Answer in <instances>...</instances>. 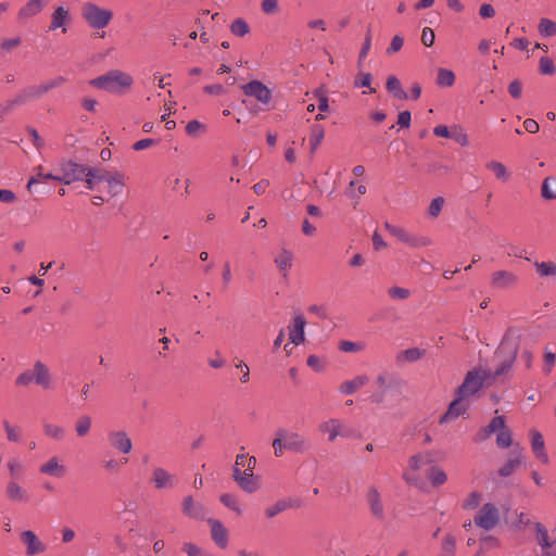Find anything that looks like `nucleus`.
<instances>
[{
    "mask_svg": "<svg viewBox=\"0 0 556 556\" xmlns=\"http://www.w3.org/2000/svg\"><path fill=\"white\" fill-rule=\"evenodd\" d=\"M134 83L132 77L123 71L112 70L104 75L98 76L89 81V85L111 92V93H124L125 90L129 89Z\"/></svg>",
    "mask_w": 556,
    "mask_h": 556,
    "instance_id": "1",
    "label": "nucleus"
},
{
    "mask_svg": "<svg viewBox=\"0 0 556 556\" xmlns=\"http://www.w3.org/2000/svg\"><path fill=\"white\" fill-rule=\"evenodd\" d=\"M81 16L91 28L102 29L110 24L113 12L92 2H87L81 8Z\"/></svg>",
    "mask_w": 556,
    "mask_h": 556,
    "instance_id": "2",
    "label": "nucleus"
},
{
    "mask_svg": "<svg viewBox=\"0 0 556 556\" xmlns=\"http://www.w3.org/2000/svg\"><path fill=\"white\" fill-rule=\"evenodd\" d=\"M488 379H490V370H470L467 372L463 383L457 388L456 394L459 395V397L468 399L475 395Z\"/></svg>",
    "mask_w": 556,
    "mask_h": 556,
    "instance_id": "3",
    "label": "nucleus"
},
{
    "mask_svg": "<svg viewBox=\"0 0 556 556\" xmlns=\"http://www.w3.org/2000/svg\"><path fill=\"white\" fill-rule=\"evenodd\" d=\"M318 431L327 434V441L332 443L339 437L349 439L355 437V431L350 428L344 420L339 418H330L318 425Z\"/></svg>",
    "mask_w": 556,
    "mask_h": 556,
    "instance_id": "4",
    "label": "nucleus"
},
{
    "mask_svg": "<svg viewBox=\"0 0 556 556\" xmlns=\"http://www.w3.org/2000/svg\"><path fill=\"white\" fill-rule=\"evenodd\" d=\"M66 78L63 76H56L51 79L45 80L39 85H29L23 88L28 101H35L42 98L50 90L58 88L65 84Z\"/></svg>",
    "mask_w": 556,
    "mask_h": 556,
    "instance_id": "5",
    "label": "nucleus"
},
{
    "mask_svg": "<svg viewBox=\"0 0 556 556\" xmlns=\"http://www.w3.org/2000/svg\"><path fill=\"white\" fill-rule=\"evenodd\" d=\"M498 521L500 510L492 503L484 504L475 517V523L485 531L494 529Z\"/></svg>",
    "mask_w": 556,
    "mask_h": 556,
    "instance_id": "6",
    "label": "nucleus"
},
{
    "mask_svg": "<svg viewBox=\"0 0 556 556\" xmlns=\"http://www.w3.org/2000/svg\"><path fill=\"white\" fill-rule=\"evenodd\" d=\"M276 435L283 438L287 445V451L292 453L302 454L309 448L308 440L296 431H288L283 428H279L276 431Z\"/></svg>",
    "mask_w": 556,
    "mask_h": 556,
    "instance_id": "7",
    "label": "nucleus"
},
{
    "mask_svg": "<svg viewBox=\"0 0 556 556\" xmlns=\"http://www.w3.org/2000/svg\"><path fill=\"white\" fill-rule=\"evenodd\" d=\"M365 497L371 516L378 521H383L386 519V511L378 488L370 485L366 491Z\"/></svg>",
    "mask_w": 556,
    "mask_h": 556,
    "instance_id": "8",
    "label": "nucleus"
},
{
    "mask_svg": "<svg viewBox=\"0 0 556 556\" xmlns=\"http://www.w3.org/2000/svg\"><path fill=\"white\" fill-rule=\"evenodd\" d=\"M241 89L245 96L255 98L264 105H268L271 101L270 89L260 80H252L245 85H242Z\"/></svg>",
    "mask_w": 556,
    "mask_h": 556,
    "instance_id": "9",
    "label": "nucleus"
},
{
    "mask_svg": "<svg viewBox=\"0 0 556 556\" xmlns=\"http://www.w3.org/2000/svg\"><path fill=\"white\" fill-rule=\"evenodd\" d=\"M86 167L72 161H66L61 164V175L58 181L70 185L75 181L84 179Z\"/></svg>",
    "mask_w": 556,
    "mask_h": 556,
    "instance_id": "10",
    "label": "nucleus"
},
{
    "mask_svg": "<svg viewBox=\"0 0 556 556\" xmlns=\"http://www.w3.org/2000/svg\"><path fill=\"white\" fill-rule=\"evenodd\" d=\"M432 462L430 455L428 453H419L413 455L408 459V468L409 471L404 472L403 479L410 484L418 485V478L416 472L425 465L430 464Z\"/></svg>",
    "mask_w": 556,
    "mask_h": 556,
    "instance_id": "11",
    "label": "nucleus"
},
{
    "mask_svg": "<svg viewBox=\"0 0 556 556\" xmlns=\"http://www.w3.org/2000/svg\"><path fill=\"white\" fill-rule=\"evenodd\" d=\"M110 445L122 454H129L132 443L128 434L123 430H112L108 433Z\"/></svg>",
    "mask_w": 556,
    "mask_h": 556,
    "instance_id": "12",
    "label": "nucleus"
},
{
    "mask_svg": "<svg viewBox=\"0 0 556 556\" xmlns=\"http://www.w3.org/2000/svg\"><path fill=\"white\" fill-rule=\"evenodd\" d=\"M151 482L157 490L173 489L177 483V479L175 475H172L166 469L155 467L152 471Z\"/></svg>",
    "mask_w": 556,
    "mask_h": 556,
    "instance_id": "13",
    "label": "nucleus"
},
{
    "mask_svg": "<svg viewBox=\"0 0 556 556\" xmlns=\"http://www.w3.org/2000/svg\"><path fill=\"white\" fill-rule=\"evenodd\" d=\"M21 541L26 546V555L35 556L46 551V544L31 530H25L21 533Z\"/></svg>",
    "mask_w": 556,
    "mask_h": 556,
    "instance_id": "14",
    "label": "nucleus"
},
{
    "mask_svg": "<svg viewBox=\"0 0 556 556\" xmlns=\"http://www.w3.org/2000/svg\"><path fill=\"white\" fill-rule=\"evenodd\" d=\"M301 505H302V502L300 498H296V497L281 498L265 509V516L268 519H271V518L276 517L277 515H279L280 513H283L287 509L299 508V507H301Z\"/></svg>",
    "mask_w": 556,
    "mask_h": 556,
    "instance_id": "15",
    "label": "nucleus"
},
{
    "mask_svg": "<svg viewBox=\"0 0 556 556\" xmlns=\"http://www.w3.org/2000/svg\"><path fill=\"white\" fill-rule=\"evenodd\" d=\"M518 277L508 270H496L491 276V285L495 289H509L517 285Z\"/></svg>",
    "mask_w": 556,
    "mask_h": 556,
    "instance_id": "16",
    "label": "nucleus"
},
{
    "mask_svg": "<svg viewBox=\"0 0 556 556\" xmlns=\"http://www.w3.org/2000/svg\"><path fill=\"white\" fill-rule=\"evenodd\" d=\"M182 513L185 516L195 520H203L205 518V507L202 503L195 502L190 495L186 496L182 501Z\"/></svg>",
    "mask_w": 556,
    "mask_h": 556,
    "instance_id": "17",
    "label": "nucleus"
},
{
    "mask_svg": "<svg viewBox=\"0 0 556 556\" xmlns=\"http://www.w3.org/2000/svg\"><path fill=\"white\" fill-rule=\"evenodd\" d=\"M207 522L211 527V536L217 546L226 548L228 546V531L224 525L217 520L208 518Z\"/></svg>",
    "mask_w": 556,
    "mask_h": 556,
    "instance_id": "18",
    "label": "nucleus"
},
{
    "mask_svg": "<svg viewBox=\"0 0 556 556\" xmlns=\"http://www.w3.org/2000/svg\"><path fill=\"white\" fill-rule=\"evenodd\" d=\"M464 400V397H459V395H457L456 399L448 405L447 410L441 416L440 424L450 422L465 414L468 409V405L463 403Z\"/></svg>",
    "mask_w": 556,
    "mask_h": 556,
    "instance_id": "19",
    "label": "nucleus"
},
{
    "mask_svg": "<svg viewBox=\"0 0 556 556\" xmlns=\"http://www.w3.org/2000/svg\"><path fill=\"white\" fill-rule=\"evenodd\" d=\"M306 321L305 318L302 315H296L293 318V323L291 326H289V340L291 343L295 345H300L304 342L305 336H304V328H305Z\"/></svg>",
    "mask_w": 556,
    "mask_h": 556,
    "instance_id": "20",
    "label": "nucleus"
},
{
    "mask_svg": "<svg viewBox=\"0 0 556 556\" xmlns=\"http://www.w3.org/2000/svg\"><path fill=\"white\" fill-rule=\"evenodd\" d=\"M34 382L41 388L51 389V376L49 368L40 361H37L33 367Z\"/></svg>",
    "mask_w": 556,
    "mask_h": 556,
    "instance_id": "21",
    "label": "nucleus"
},
{
    "mask_svg": "<svg viewBox=\"0 0 556 556\" xmlns=\"http://www.w3.org/2000/svg\"><path fill=\"white\" fill-rule=\"evenodd\" d=\"M39 471L43 475L61 478L66 473V467L56 456H52L40 466Z\"/></svg>",
    "mask_w": 556,
    "mask_h": 556,
    "instance_id": "22",
    "label": "nucleus"
},
{
    "mask_svg": "<svg viewBox=\"0 0 556 556\" xmlns=\"http://www.w3.org/2000/svg\"><path fill=\"white\" fill-rule=\"evenodd\" d=\"M28 99L23 89H21L12 99H8L0 104V119L10 114L15 108L28 103Z\"/></svg>",
    "mask_w": 556,
    "mask_h": 556,
    "instance_id": "23",
    "label": "nucleus"
},
{
    "mask_svg": "<svg viewBox=\"0 0 556 556\" xmlns=\"http://www.w3.org/2000/svg\"><path fill=\"white\" fill-rule=\"evenodd\" d=\"M48 1L49 0H29L23 8L20 9L18 18L27 20L39 14L47 5Z\"/></svg>",
    "mask_w": 556,
    "mask_h": 556,
    "instance_id": "24",
    "label": "nucleus"
},
{
    "mask_svg": "<svg viewBox=\"0 0 556 556\" xmlns=\"http://www.w3.org/2000/svg\"><path fill=\"white\" fill-rule=\"evenodd\" d=\"M531 447L538 459L544 464L548 463V455L545 452L543 435L536 430L531 431Z\"/></svg>",
    "mask_w": 556,
    "mask_h": 556,
    "instance_id": "25",
    "label": "nucleus"
},
{
    "mask_svg": "<svg viewBox=\"0 0 556 556\" xmlns=\"http://www.w3.org/2000/svg\"><path fill=\"white\" fill-rule=\"evenodd\" d=\"M277 268L279 269L281 276L286 278L289 274L290 268L293 264V253L289 250L282 249L274 260Z\"/></svg>",
    "mask_w": 556,
    "mask_h": 556,
    "instance_id": "26",
    "label": "nucleus"
},
{
    "mask_svg": "<svg viewBox=\"0 0 556 556\" xmlns=\"http://www.w3.org/2000/svg\"><path fill=\"white\" fill-rule=\"evenodd\" d=\"M70 21V12L64 7H58L51 15L50 30H55L63 27L62 33H66L64 25Z\"/></svg>",
    "mask_w": 556,
    "mask_h": 556,
    "instance_id": "27",
    "label": "nucleus"
},
{
    "mask_svg": "<svg viewBox=\"0 0 556 556\" xmlns=\"http://www.w3.org/2000/svg\"><path fill=\"white\" fill-rule=\"evenodd\" d=\"M236 482L247 493H253L258 489L253 470L250 469H244L243 475Z\"/></svg>",
    "mask_w": 556,
    "mask_h": 556,
    "instance_id": "28",
    "label": "nucleus"
},
{
    "mask_svg": "<svg viewBox=\"0 0 556 556\" xmlns=\"http://www.w3.org/2000/svg\"><path fill=\"white\" fill-rule=\"evenodd\" d=\"M368 382L367 376H356L352 380H346L340 386L342 394H353L357 389L364 387Z\"/></svg>",
    "mask_w": 556,
    "mask_h": 556,
    "instance_id": "29",
    "label": "nucleus"
},
{
    "mask_svg": "<svg viewBox=\"0 0 556 556\" xmlns=\"http://www.w3.org/2000/svg\"><path fill=\"white\" fill-rule=\"evenodd\" d=\"M7 495L14 502H26L29 496L26 490L20 486L15 481H10L7 485Z\"/></svg>",
    "mask_w": 556,
    "mask_h": 556,
    "instance_id": "30",
    "label": "nucleus"
},
{
    "mask_svg": "<svg viewBox=\"0 0 556 556\" xmlns=\"http://www.w3.org/2000/svg\"><path fill=\"white\" fill-rule=\"evenodd\" d=\"M105 182L109 185V192L112 197H116L122 193L124 187V175L115 172L105 178Z\"/></svg>",
    "mask_w": 556,
    "mask_h": 556,
    "instance_id": "31",
    "label": "nucleus"
},
{
    "mask_svg": "<svg viewBox=\"0 0 556 556\" xmlns=\"http://www.w3.org/2000/svg\"><path fill=\"white\" fill-rule=\"evenodd\" d=\"M325 138V128L320 124H313L311 126V134H309V148L311 152L315 153L318 146L321 143V141Z\"/></svg>",
    "mask_w": 556,
    "mask_h": 556,
    "instance_id": "32",
    "label": "nucleus"
},
{
    "mask_svg": "<svg viewBox=\"0 0 556 556\" xmlns=\"http://www.w3.org/2000/svg\"><path fill=\"white\" fill-rule=\"evenodd\" d=\"M456 554V538L452 533L443 536L438 556H455Z\"/></svg>",
    "mask_w": 556,
    "mask_h": 556,
    "instance_id": "33",
    "label": "nucleus"
},
{
    "mask_svg": "<svg viewBox=\"0 0 556 556\" xmlns=\"http://www.w3.org/2000/svg\"><path fill=\"white\" fill-rule=\"evenodd\" d=\"M541 195L547 201L556 199V177L549 176L543 180Z\"/></svg>",
    "mask_w": 556,
    "mask_h": 556,
    "instance_id": "34",
    "label": "nucleus"
},
{
    "mask_svg": "<svg viewBox=\"0 0 556 556\" xmlns=\"http://www.w3.org/2000/svg\"><path fill=\"white\" fill-rule=\"evenodd\" d=\"M42 430L46 437L55 440L61 441L65 437V429L62 426L54 425L51 422H43L42 424Z\"/></svg>",
    "mask_w": 556,
    "mask_h": 556,
    "instance_id": "35",
    "label": "nucleus"
},
{
    "mask_svg": "<svg viewBox=\"0 0 556 556\" xmlns=\"http://www.w3.org/2000/svg\"><path fill=\"white\" fill-rule=\"evenodd\" d=\"M91 426L92 419L89 415L79 416L75 421V432L77 437H86L90 432Z\"/></svg>",
    "mask_w": 556,
    "mask_h": 556,
    "instance_id": "36",
    "label": "nucleus"
},
{
    "mask_svg": "<svg viewBox=\"0 0 556 556\" xmlns=\"http://www.w3.org/2000/svg\"><path fill=\"white\" fill-rule=\"evenodd\" d=\"M427 478L430 480L433 486H440L447 480V476L444 470L438 466H432L427 470Z\"/></svg>",
    "mask_w": 556,
    "mask_h": 556,
    "instance_id": "37",
    "label": "nucleus"
},
{
    "mask_svg": "<svg viewBox=\"0 0 556 556\" xmlns=\"http://www.w3.org/2000/svg\"><path fill=\"white\" fill-rule=\"evenodd\" d=\"M387 89L397 99L406 100L408 98L407 93L403 90L400 80L395 76L388 77Z\"/></svg>",
    "mask_w": 556,
    "mask_h": 556,
    "instance_id": "38",
    "label": "nucleus"
},
{
    "mask_svg": "<svg viewBox=\"0 0 556 556\" xmlns=\"http://www.w3.org/2000/svg\"><path fill=\"white\" fill-rule=\"evenodd\" d=\"M516 353H517V349H515L513 354H511V356L508 359L502 362L498 365V367L493 372L490 371V379L492 378L493 380H495L500 376L509 372L511 370V368H513L514 363H515Z\"/></svg>",
    "mask_w": 556,
    "mask_h": 556,
    "instance_id": "39",
    "label": "nucleus"
},
{
    "mask_svg": "<svg viewBox=\"0 0 556 556\" xmlns=\"http://www.w3.org/2000/svg\"><path fill=\"white\" fill-rule=\"evenodd\" d=\"M521 462L522 456L519 453L514 457L509 458V460L500 468L498 475L504 478L509 477L521 465Z\"/></svg>",
    "mask_w": 556,
    "mask_h": 556,
    "instance_id": "40",
    "label": "nucleus"
},
{
    "mask_svg": "<svg viewBox=\"0 0 556 556\" xmlns=\"http://www.w3.org/2000/svg\"><path fill=\"white\" fill-rule=\"evenodd\" d=\"M2 426L4 428L7 439L9 442L17 443L22 439V430L18 426L12 425L8 419L2 420Z\"/></svg>",
    "mask_w": 556,
    "mask_h": 556,
    "instance_id": "41",
    "label": "nucleus"
},
{
    "mask_svg": "<svg viewBox=\"0 0 556 556\" xmlns=\"http://www.w3.org/2000/svg\"><path fill=\"white\" fill-rule=\"evenodd\" d=\"M455 83V75L451 70L440 68L437 75V85L440 87H452Z\"/></svg>",
    "mask_w": 556,
    "mask_h": 556,
    "instance_id": "42",
    "label": "nucleus"
},
{
    "mask_svg": "<svg viewBox=\"0 0 556 556\" xmlns=\"http://www.w3.org/2000/svg\"><path fill=\"white\" fill-rule=\"evenodd\" d=\"M538 28L540 35L543 37H552L556 35V22L549 18H541Z\"/></svg>",
    "mask_w": 556,
    "mask_h": 556,
    "instance_id": "43",
    "label": "nucleus"
},
{
    "mask_svg": "<svg viewBox=\"0 0 556 556\" xmlns=\"http://www.w3.org/2000/svg\"><path fill=\"white\" fill-rule=\"evenodd\" d=\"M220 502L229 509L235 511L237 515L242 514L241 506L236 497V495L230 493H224L219 497Z\"/></svg>",
    "mask_w": 556,
    "mask_h": 556,
    "instance_id": "44",
    "label": "nucleus"
},
{
    "mask_svg": "<svg viewBox=\"0 0 556 556\" xmlns=\"http://www.w3.org/2000/svg\"><path fill=\"white\" fill-rule=\"evenodd\" d=\"M486 168L492 170L496 178L502 181H506L508 179V173L505 165L497 161H491L486 164Z\"/></svg>",
    "mask_w": 556,
    "mask_h": 556,
    "instance_id": "45",
    "label": "nucleus"
},
{
    "mask_svg": "<svg viewBox=\"0 0 556 556\" xmlns=\"http://www.w3.org/2000/svg\"><path fill=\"white\" fill-rule=\"evenodd\" d=\"M230 31L238 37H244L249 34L250 27L243 18H236L230 25Z\"/></svg>",
    "mask_w": 556,
    "mask_h": 556,
    "instance_id": "46",
    "label": "nucleus"
},
{
    "mask_svg": "<svg viewBox=\"0 0 556 556\" xmlns=\"http://www.w3.org/2000/svg\"><path fill=\"white\" fill-rule=\"evenodd\" d=\"M481 500H482V494L478 491H472L464 500L462 507L464 509H476L480 505Z\"/></svg>",
    "mask_w": 556,
    "mask_h": 556,
    "instance_id": "47",
    "label": "nucleus"
},
{
    "mask_svg": "<svg viewBox=\"0 0 556 556\" xmlns=\"http://www.w3.org/2000/svg\"><path fill=\"white\" fill-rule=\"evenodd\" d=\"M556 363V354L548 350L547 348L544 349V357H543V372L545 375L551 374Z\"/></svg>",
    "mask_w": 556,
    "mask_h": 556,
    "instance_id": "48",
    "label": "nucleus"
},
{
    "mask_svg": "<svg viewBox=\"0 0 556 556\" xmlns=\"http://www.w3.org/2000/svg\"><path fill=\"white\" fill-rule=\"evenodd\" d=\"M540 73L543 75H553L556 72L554 61L548 56H542L539 63Z\"/></svg>",
    "mask_w": 556,
    "mask_h": 556,
    "instance_id": "49",
    "label": "nucleus"
},
{
    "mask_svg": "<svg viewBox=\"0 0 556 556\" xmlns=\"http://www.w3.org/2000/svg\"><path fill=\"white\" fill-rule=\"evenodd\" d=\"M236 464L243 469L254 470L256 458L254 456L239 454L236 457Z\"/></svg>",
    "mask_w": 556,
    "mask_h": 556,
    "instance_id": "50",
    "label": "nucleus"
},
{
    "mask_svg": "<svg viewBox=\"0 0 556 556\" xmlns=\"http://www.w3.org/2000/svg\"><path fill=\"white\" fill-rule=\"evenodd\" d=\"M535 267L541 276H556V265L552 262L535 263Z\"/></svg>",
    "mask_w": 556,
    "mask_h": 556,
    "instance_id": "51",
    "label": "nucleus"
},
{
    "mask_svg": "<svg viewBox=\"0 0 556 556\" xmlns=\"http://www.w3.org/2000/svg\"><path fill=\"white\" fill-rule=\"evenodd\" d=\"M511 432L506 428L496 435V444L501 448H507L511 445Z\"/></svg>",
    "mask_w": 556,
    "mask_h": 556,
    "instance_id": "52",
    "label": "nucleus"
},
{
    "mask_svg": "<svg viewBox=\"0 0 556 556\" xmlns=\"http://www.w3.org/2000/svg\"><path fill=\"white\" fill-rule=\"evenodd\" d=\"M386 229L394 237H396L400 241L406 242L409 233L402 227L393 226L389 223H386Z\"/></svg>",
    "mask_w": 556,
    "mask_h": 556,
    "instance_id": "53",
    "label": "nucleus"
},
{
    "mask_svg": "<svg viewBox=\"0 0 556 556\" xmlns=\"http://www.w3.org/2000/svg\"><path fill=\"white\" fill-rule=\"evenodd\" d=\"M507 427H506V424H505V417L504 416H496V417L492 418V420L488 425V431L492 432V433H495V432L498 433V432L503 431Z\"/></svg>",
    "mask_w": 556,
    "mask_h": 556,
    "instance_id": "54",
    "label": "nucleus"
},
{
    "mask_svg": "<svg viewBox=\"0 0 556 556\" xmlns=\"http://www.w3.org/2000/svg\"><path fill=\"white\" fill-rule=\"evenodd\" d=\"M405 243L413 248H421L428 247L431 243V241L427 237L414 236L409 233L407 241Z\"/></svg>",
    "mask_w": 556,
    "mask_h": 556,
    "instance_id": "55",
    "label": "nucleus"
},
{
    "mask_svg": "<svg viewBox=\"0 0 556 556\" xmlns=\"http://www.w3.org/2000/svg\"><path fill=\"white\" fill-rule=\"evenodd\" d=\"M370 48H371V30L368 29L365 35V39H364V42H363V46H362V49H361V52L358 55V66L362 65V62L367 56Z\"/></svg>",
    "mask_w": 556,
    "mask_h": 556,
    "instance_id": "56",
    "label": "nucleus"
},
{
    "mask_svg": "<svg viewBox=\"0 0 556 556\" xmlns=\"http://www.w3.org/2000/svg\"><path fill=\"white\" fill-rule=\"evenodd\" d=\"M314 96L318 99V110L326 112L329 110V102L326 91L323 88H318L314 91Z\"/></svg>",
    "mask_w": 556,
    "mask_h": 556,
    "instance_id": "57",
    "label": "nucleus"
},
{
    "mask_svg": "<svg viewBox=\"0 0 556 556\" xmlns=\"http://www.w3.org/2000/svg\"><path fill=\"white\" fill-rule=\"evenodd\" d=\"M536 532H538V542L541 545L542 548H547L551 546V543L548 541V533L547 530L544 528L542 523H536L535 526Z\"/></svg>",
    "mask_w": 556,
    "mask_h": 556,
    "instance_id": "58",
    "label": "nucleus"
},
{
    "mask_svg": "<svg viewBox=\"0 0 556 556\" xmlns=\"http://www.w3.org/2000/svg\"><path fill=\"white\" fill-rule=\"evenodd\" d=\"M444 199L442 197L434 198L429 205V215L433 218L438 217L442 211Z\"/></svg>",
    "mask_w": 556,
    "mask_h": 556,
    "instance_id": "59",
    "label": "nucleus"
},
{
    "mask_svg": "<svg viewBox=\"0 0 556 556\" xmlns=\"http://www.w3.org/2000/svg\"><path fill=\"white\" fill-rule=\"evenodd\" d=\"M388 294L394 300H405L409 296L410 292L408 289L401 287H392L388 290Z\"/></svg>",
    "mask_w": 556,
    "mask_h": 556,
    "instance_id": "60",
    "label": "nucleus"
},
{
    "mask_svg": "<svg viewBox=\"0 0 556 556\" xmlns=\"http://www.w3.org/2000/svg\"><path fill=\"white\" fill-rule=\"evenodd\" d=\"M339 350L344 353L359 352L363 350V345L353 341L343 340L339 343Z\"/></svg>",
    "mask_w": 556,
    "mask_h": 556,
    "instance_id": "61",
    "label": "nucleus"
},
{
    "mask_svg": "<svg viewBox=\"0 0 556 556\" xmlns=\"http://www.w3.org/2000/svg\"><path fill=\"white\" fill-rule=\"evenodd\" d=\"M126 463H127V458H124L121 460L112 458V459L105 460L103 464V467L110 472H118L121 466Z\"/></svg>",
    "mask_w": 556,
    "mask_h": 556,
    "instance_id": "62",
    "label": "nucleus"
},
{
    "mask_svg": "<svg viewBox=\"0 0 556 556\" xmlns=\"http://www.w3.org/2000/svg\"><path fill=\"white\" fill-rule=\"evenodd\" d=\"M261 7L265 14H275L279 10L278 0H263Z\"/></svg>",
    "mask_w": 556,
    "mask_h": 556,
    "instance_id": "63",
    "label": "nucleus"
},
{
    "mask_svg": "<svg viewBox=\"0 0 556 556\" xmlns=\"http://www.w3.org/2000/svg\"><path fill=\"white\" fill-rule=\"evenodd\" d=\"M508 92L514 99H519L522 93V84L520 80L515 79L508 86Z\"/></svg>",
    "mask_w": 556,
    "mask_h": 556,
    "instance_id": "64",
    "label": "nucleus"
}]
</instances>
